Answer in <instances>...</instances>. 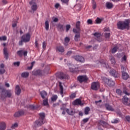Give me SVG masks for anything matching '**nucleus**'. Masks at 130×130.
<instances>
[{"label": "nucleus", "instance_id": "a19ab883", "mask_svg": "<svg viewBox=\"0 0 130 130\" xmlns=\"http://www.w3.org/2000/svg\"><path fill=\"white\" fill-rule=\"evenodd\" d=\"M43 104L44 106L48 105V99H47L43 101Z\"/></svg>", "mask_w": 130, "mask_h": 130}, {"label": "nucleus", "instance_id": "0eeeda50", "mask_svg": "<svg viewBox=\"0 0 130 130\" xmlns=\"http://www.w3.org/2000/svg\"><path fill=\"white\" fill-rule=\"evenodd\" d=\"M122 102L125 105L130 106V99L126 96H123Z\"/></svg>", "mask_w": 130, "mask_h": 130}, {"label": "nucleus", "instance_id": "39448f33", "mask_svg": "<svg viewBox=\"0 0 130 130\" xmlns=\"http://www.w3.org/2000/svg\"><path fill=\"white\" fill-rule=\"evenodd\" d=\"M77 79L78 81L80 83H82V82H86L87 81L88 78L86 76H79L78 77Z\"/></svg>", "mask_w": 130, "mask_h": 130}, {"label": "nucleus", "instance_id": "69168bd1", "mask_svg": "<svg viewBox=\"0 0 130 130\" xmlns=\"http://www.w3.org/2000/svg\"><path fill=\"white\" fill-rule=\"evenodd\" d=\"M46 45H47V44L45 42H44L43 43V49H45V48H46Z\"/></svg>", "mask_w": 130, "mask_h": 130}, {"label": "nucleus", "instance_id": "9d476101", "mask_svg": "<svg viewBox=\"0 0 130 130\" xmlns=\"http://www.w3.org/2000/svg\"><path fill=\"white\" fill-rule=\"evenodd\" d=\"M32 74L36 76L37 75L42 76L45 74V72L44 71H41V70L34 71L32 72Z\"/></svg>", "mask_w": 130, "mask_h": 130}, {"label": "nucleus", "instance_id": "338daca9", "mask_svg": "<svg viewBox=\"0 0 130 130\" xmlns=\"http://www.w3.org/2000/svg\"><path fill=\"white\" fill-rule=\"evenodd\" d=\"M23 42H24V41H23V39H21V41H19V45L21 46L23 45Z\"/></svg>", "mask_w": 130, "mask_h": 130}, {"label": "nucleus", "instance_id": "ea45409f", "mask_svg": "<svg viewBox=\"0 0 130 130\" xmlns=\"http://www.w3.org/2000/svg\"><path fill=\"white\" fill-rule=\"evenodd\" d=\"M118 47L117 46L114 47L112 49V53H115L116 52L118 49Z\"/></svg>", "mask_w": 130, "mask_h": 130}, {"label": "nucleus", "instance_id": "72a5a7b5", "mask_svg": "<svg viewBox=\"0 0 130 130\" xmlns=\"http://www.w3.org/2000/svg\"><path fill=\"white\" fill-rule=\"evenodd\" d=\"M90 109L89 107H86L84 111L85 114L86 115H88L89 114V112L90 111Z\"/></svg>", "mask_w": 130, "mask_h": 130}, {"label": "nucleus", "instance_id": "bb28decb", "mask_svg": "<svg viewBox=\"0 0 130 130\" xmlns=\"http://www.w3.org/2000/svg\"><path fill=\"white\" fill-rule=\"evenodd\" d=\"M4 54L6 59H7L8 58V53L7 52V49L6 47L4 48Z\"/></svg>", "mask_w": 130, "mask_h": 130}, {"label": "nucleus", "instance_id": "9b49d317", "mask_svg": "<svg viewBox=\"0 0 130 130\" xmlns=\"http://www.w3.org/2000/svg\"><path fill=\"white\" fill-rule=\"evenodd\" d=\"M72 104L74 106L80 105L82 106L84 105V104L82 103V101L80 99H76L73 102Z\"/></svg>", "mask_w": 130, "mask_h": 130}, {"label": "nucleus", "instance_id": "4c0bfd02", "mask_svg": "<svg viewBox=\"0 0 130 130\" xmlns=\"http://www.w3.org/2000/svg\"><path fill=\"white\" fill-rule=\"evenodd\" d=\"M76 28L79 29V30H80V21H78L77 23H76Z\"/></svg>", "mask_w": 130, "mask_h": 130}, {"label": "nucleus", "instance_id": "f704fd0d", "mask_svg": "<svg viewBox=\"0 0 130 130\" xmlns=\"http://www.w3.org/2000/svg\"><path fill=\"white\" fill-rule=\"evenodd\" d=\"M110 60H111L112 63L113 64H115V63H116V61H115V58L113 56H111L110 57Z\"/></svg>", "mask_w": 130, "mask_h": 130}, {"label": "nucleus", "instance_id": "4be33fe9", "mask_svg": "<svg viewBox=\"0 0 130 130\" xmlns=\"http://www.w3.org/2000/svg\"><path fill=\"white\" fill-rule=\"evenodd\" d=\"M6 128V124L4 122H2L0 123V130H5Z\"/></svg>", "mask_w": 130, "mask_h": 130}, {"label": "nucleus", "instance_id": "864d4df0", "mask_svg": "<svg viewBox=\"0 0 130 130\" xmlns=\"http://www.w3.org/2000/svg\"><path fill=\"white\" fill-rule=\"evenodd\" d=\"M18 126V123H15L14 124L12 125V126H11L12 128H15V127H17Z\"/></svg>", "mask_w": 130, "mask_h": 130}, {"label": "nucleus", "instance_id": "37998d69", "mask_svg": "<svg viewBox=\"0 0 130 130\" xmlns=\"http://www.w3.org/2000/svg\"><path fill=\"white\" fill-rule=\"evenodd\" d=\"M29 108L32 110H36L37 109L38 107V106H35L34 105H29Z\"/></svg>", "mask_w": 130, "mask_h": 130}, {"label": "nucleus", "instance_id": "ddd939ff", "mask_svg": "<svg viewBox=\"0 0 130 130\" xmlns=\"http://www.w3.org/2000/svg\"><path fill=\"white\" fill-rule=\"evenodd\" d=\"M74 58L78 61H80L81 62H84L85 61V59L82 56H76L74 57Z\"/></svg>", "mask_w": 130, "mask_h": 130}, {"label": "nucleus", "instance_id": "3c124183", "mask_svg": "<svg viewBox=\"0 0 130 130\" xmlns=\"http://www.w3.org/2000/svg\"><path fill=\"white\" fill-rule=\"evenodd\" d=\"M7 40V37L6 36H3L2 37H0V41H6Z\"/></svg>", "mask_w": 130, "mask_h": 130}, {"label": "nucleus", "instance_id": "6ab92c4d", "mask_svg": "<svg viewBox=\"0 0 130 130\" xmlns=\"http://www.w3.org/2000/svg\"><path fill=\"white\" fill-rule=\"evenodd\" d=\"M114 5L112 3L107 2L106 4V7L108 9H111L113 8Z\"/></svg>", "mask_w": 130, "mask_h": 130}, {"label": "nucleus", "instance_id": "e433bc0d", "mask_svg": "<svg viewBox=\"0 0 130 130\" xmlns=\"http://www.w3.org/2000/svg\"><path fill=\"white\" fill-rule=\"evenodd\" d=\"M66 107H67V104H62L60 108V109L61 110H66V109H67Z\"/></svg>", "mask_w": 130, "mask_h": 130}, {"label": "nucleus", "instance_id": "2f4dec72", "mask_svg": "<svg viewBox=\"0 0 130 130\" xmlns=\"http://www.w3.org/2000/svg\"><path fill=\"white\" fill-rule=\"evenodd\" d=\"M70 41V39L69 37H66L64 39V45L65 46H67L68 45V43H69Z\"/></svg>", "mask_w": 130, "mask_h": 130}, {"label": "nucleus", "instance_id": "c03bdc74", "mask_svg": "<svg viewBox=\"0 0 130 130\" xmlns=\"http://www.w3.org/2000/svg\"><path fill=\"white\" fill-rule=\"evenodd\" d=\"M96 23L97 24H100L101 23L102 21V19L99 18H97V19L95 20Z\"/></svg>", "mask_w": 130, "mask_h": 130}, {"label": "nucleus", "instance_id": "603ef678", "mask_svg": "<svg viewBox=\"0 0 130 130\" xmlns=\"http://www.w3.org/2000/svg\"><path fill=\"white\" fill-rule=\"evenodd\" d=\"M71 28V25H66V31L68 32V31Z\"/></svg>", "mask_w": 130, "mask_h": 130}, {"label": "nucleus", "instance_id": "052dcab7", "mask_svg": "<svg viewBox=\"0 0 130 130\" xmlns=\"http://www.w3.org/2000/svg\"><path fill=\"white\" fill-rule=\"evenodd\" d=\"M87 23H88V24H92V20H91V19H88V20H87Z\"/></svg>", "mask_w": 130, "mask_h": 130}, {"label": "nucleus", "instance_id": "f8f14e48", "mask_svg": "<svg viewBox=\"0 0 130 130\" xmlns=\"http://www.w3.org/2000/svg\"><path fill=\"white\" fill-rule=\"evenodd\" d=\"M68 65L69 67L70 71L71 72L74 73L79 71V70H76L74 66L71 65L70 63L68 64Z\"/></svg>", "mask_w": 130, "mask_h": 130}, {"label": "nucleus", "instance_id": "412c9836", "mask_svg": "<svg viewBox=\"0 0 130 130\" xmlns=\"http://www.w3.org/2000/svg\"><path fill=\"white\" fill-rule=\"evenodd\" d=\"M100 63L101 65H102L104 67H106L107 69L109 68V66L108 64H106V62L104 60H101L100 61Z\"/></svg>", "mask_w": 130, "mask_h": 130}, {"label": "nucleus", "instance_id": "c9c22d12", "mask_svg": "<svg viewBox=\"0 0 130 130\" xmlns=\"http://www.w3.org/2000/svg\"><path fill=\"white\" fill-rule=\"evenodd\" d=\"M110 36H111L110 33H106V34H105V38H106V39H107L108 40H109L110 39Z\"/></svg>", "mask_w": 130, "mask_h": 130}, {"label": "nucleus", "instance_id": "5fc2aeb1", "mask_svg": "<svg viewBox=\"0 0 130 130\" xmlns=\"http://www.w3.org/2000/svg\"><path fill=\"white\" fill-rule=\"evenodd\" d=\"M73 32H74V33H76V34H78V33H80V30H79V29H78V30H77L76 29L74 28L73 30Z\"/></svg>", "mask_w": 130, "mask_h": 130}, {"label": "nucleus", "instance_id": "e2e57ef3", "mask_svg": "<svg viewBox=\"0 0 130 130\" xmlns=\"http://www.w3.org/2000/svg\"><path fill=\"white\" fill-rule=\"evenodd\" d=\"M61 2L64 4H68L69 0H61Z\"/></svg>", "mask_w": 130, "mask_h": 130}, {"label": "nucleus", "instance_id": "423d86ee", "mask_svg": "<svg viewBox=\"0 0 130 130\" xmlns=\"http://www.w3.org/2000/svg\"><path fill=\"white\" fill-rule=\"evenodd\" d=\"M30 35L28 33L22 36L21 39H22L24 42L26 43L30 41Z\"/></svg>", "mask_w": 130, "mask_h": 130}, {"label": "nucleus", "instance_id": "20e7f679", "mask_svg": "<svg viewBox=\"0 0 130 130\" xmlns=\"http://www.w3.org/2000/svg\"><path fill=\"white\" fill-rule=\"evenodd\" d=\"M103 81L106 86H113L115 85V82L113 81L109 80L106 78H104Z\"/></svg>", "mask_w": 130, "mask_h": 130}, {"label": "nucleus", "instance_id": "7ed1b4c3", "mask_svg": "<svg viewBox=\"0 0 130 130\" xmlns=\"http://www.w3.org/2000/svg\"><path fill=\"white\" fill-rule=\"evenodd\" d=\"M40 118L37 120L35 123V126L37 127V126H41L42 124L44 123V118H45V114L44 113H41L39 114Z\"/></svg>", "mask_w": 130, "mask_h": 130}, {"label": "nucleus", "instance_id": "b1692460", "mask_svg": "<svg viewBox=\"0 0 130 130\" xmlns=\"http://www.w3.org/2000/svg\"><path fill=\"white\" fill-rule=\"evenodd\" d=\"M56 51H59V52H63L64 51V48L62 46H59L56 47Z\"/></svg>", "mask_w": 130, "mask_h": 130}, {"label": "nucleus", "instance_id": "bf43d9fd", "mask_svg": "<svg viewBox=\"0 0 130 130\" xmlns=\"http://www.w3.org/2000/svg\"><path fill=\"white\" fill-rule=\"evenodd\" d=\"M127 59V57H126V55H124L122 58V61H126Z\"/></svg>", "mask_w": 130, "mask_h": 130}, {"label": "nucleus", "instance_id": "cd10ccee", "mask_svg": "<svg viewBox=\"0 0 130 130\" xmlns=\"http://www.w3.org/2000/svg\"><path fill=\"white\" fill-rule=\"evenodd\" d=\"M22 78H27L29 76V73L28 72H23L21 75Z\"/></svg>", "mask_w": 130, "mask_h": 130}, {"label": "nucleus", "instance_id": "c756f323", "mask_svg": "<svg viewBox=\"0 0 130 130\" xmlns=\"http://www.w3.org/2000/svg\"><path fill=\"white\" fill-rule=\"evenodd\" d=\"M80 33H78V34H76L75 36V40L76 41V42H78V39L80 38Z\"/></svg>", "mask_w": 130, "mask_h": 130}, {"label": "nucleus", "instance_id": "09e8293b", "mask_svg": "<svg viewBox=\"0 0 130 130\" xmlns=\"http://www.w3.org/2000/svg\"><path fill=\"white\" fill-rule=\"evenodd\" d=\"M5 73V70L3 68H1L0 69V74H3Z\"/></svg>", "mask_w": 130, "mask_h": 130}, {"label": "nucleus", "instance_id": "6e6552de", "mask_svg": "<svg viewBox=\"0 0 130 130\" xmlns=\"http://www.w3.org/2000/svg\"><path fill=\"white\" fill-rule=\"evenodd\" d=\"M29 5L30 6H31V9L33 11H36L37 10L38 7H37V3L35 2H34V1H30L29 3Z\"/></svg>", "mask_w": 130, "mask_h": 130}, {"label": "nucleus", "instance_id": "7c9ffc66", "mask_svg": "<svg viewBox=\"0 0 130 130\" xmlns=\"http://www.w3.org/2000/svg\"><path fill=\"white\" fill-rule=\"evenodd\" d=\"M45 28L46 30H49V21H46V22L45 23Z\"/></svg>", "mask_w": 130, "mask_h": 130}, {"label": "nucleus", "instance_id": "f03ea898", "mask_svg": "<svg viewBox=\"0 0 130 130\" xmlns=\"http://www.w3.org/2000/svg\"><path fill=\"white\" fill-rule=\"evenodd\" d=\"M130 20L127 19L124 21H119L117 23V27L119 29L124 30L127 29L128 30L130 27Z\"/></svg>", "mask_w": 130, "mask_h": 130}, {"label": "nucleus", "instance_id": "8fccbe9b", "mask_svg": "<svg viewBox=\"0 0 130 130\" xmlns=\"http://www.w3.org/2000/svg\"><path fill=\"white\" fill-rule=\"evenodd\" d=\"M126 121H127L128 122H130V116L127 115L125 117Z\"/></svg>", "mask_w": 130, "mask_h": 130}, {"label": "nucleus", "instance_id": "f257e3e1", "mask_svg": "<svg viewBox=\"0 0 130 130\" xmlns=\"http://www.w3.org/2000/svg\"><path fill=\"white\" fill-rule=\"evenodd\" d=\"M0 99L3 101L6 98H11L13 92L11 90H6L2 87H0Z\"/></svg>", "mask_w": 130, "mask_h": 130}, {"label": "nucleus", "instance_id": "6e6d98bb", "mask_svg": "<svg viewBox=\"0 0 130 130\" xmlns=\"http://www.w3.org/2000/svg\"><path fill=\"white\" fill-rule=\"evenodd\" d=\"M76 98V93H74L70 95V98L73 99Z\"/></svg>", "mask_w": 130, "mask_h": 130}, {"label": "nucleus", "instance_id": "680f3d73", "mask_svg": "<svg viewBox=\"0 0 130 130\" xmlns=\"http://www.w3.org/2000/svg\"><path fill=\"white\" fill-rule=\"evenodd\" d=\"M96 8V3L95 2L93 3V6H92V8L94 10Z\"/></svg>", "mask_w": 130, "mask_h": 130}, {"label": "nucleus", "instance_id": "aec40b11", "mask_svg": "<svg viewBox=\"0 0 130 130\" xmlns=\"http://www.w3.org/2000/svg\"><path fill=\"white\" fill-rule=\"evenodd\" d=\"M59 89H60V94L61 95L62 97L63 96V87L62 85L61 82L59 83Z\"/></svg>", "mask_w": 130, "mask_h": 130}, {"label": "nucleus", "instance_id": "de8ad7c7", "mask_svg": "<svg viewBox=\"0 0 130 130\" xmlns=\"http://www.w3.org/2000/svg\"><path fill=\"white\" fill-rule=\"evenodd\" d=\"M119 122V119H115L114 120H113L112 121V123H118Z\"/></svg>", "mask_w": 130, "mask_h": 130}, {"label": "nucleus", "instance_id": "58836bf2", "mask_svg": "<svg viewBox=\"0 0 130 130\" xmlns=\"http://www.w3.org/2000/svg\"><path fill=\"white\" fill-rule=\"evenodd\" d=\"M58 96L56 95H53L52 98H51V100L53 102H55L56 101V100L57 99Z\"/></svg>", "mask_w": 130, "mask_h": 130}, {"label": "nucleus", "instance_id": "4468645a", "mask_svg": "<svg viewBox=\"0 0 130 130\" xmlns=\"http://www.w3.org/2000/svg\"><path fill=\"white\" fill-rule=\"evenodd\" d=\"M110 73L112 76H114L115 78H117L119 76L118 73L115 70H111L110 71Z\"/></svg>", "mask_w": 130, "mask_h": 130}, {"label": "nucleus", "instance_id": "393cba45", "mask_svg": "<svg viewBox=\"0 0 130 130\" xmlns=\"http://www.w3.org/2000/svg\"><path fill=\"white\" fill-rule=\"evenodd\" d=\"M66 112L70 115H73L75 113L73 110L69 109H66Z\"/></svg>", "mask_w": 130, "mask_h": 130}, {"label": "nucleus", "instance_id": "a878e982", "mask_svg": "<svg viewBox=\"0 0 130 130\" xmlns=\"http://www.w3.org/2000/svg\"><path fill=\"white\" fill-rule=\"evenodd\" d=\"M41 97L44 99L47 95V93L45 91H42L40 92Z\"/></svg>", "mask_w": 130, "mask_h": 130}, {"label": "nucleus", "instance_id": "a211bd4d", "mask_svg": "<svg viewBox=\"0 0 130 130\" xmlns=\"http://www.w3.org/2000/svg\"><path fill=\"white\" fill-rule=\"evenodd\" d=\"M122 77L124 80H127L129 78L128 74L124 71L122 72Z\"/></svg>", "mask_w": 130, "mask_h": 130}, {"label": "nucleus", "instance_id": "473e14b6", "mask_svg": "<svg viewBox=\"0 0 130 130\" xmlns=\"http://www.w3.org/2000/svg\"><path fill=\"white\" fill-rule=\"evenodd\" d=\"M23 50H19V51H18L17 52V54L20 56V57H22L23 56Z\"/></svg>", "mask_w": 130, "mask_h": 130}, {"label": "nucleus", "instance_id": "2eb2a0df", "mask_svg": "<svg viewBox=\"0 0 130 130\" xmlns=\"http://www.w3.org/2000/svg\"><path fill=\"white\" fill-rule=\"evenodd\" d=\"M57 76L61 80L66 78V76L63 73L59 72L57 73Z\"/></svg>", "mask_w": 130, "mask_h": 130}, {"label": "nucleus", "instance_id": "5701e85b", "mask_svg": "<svg viewBox=\"0 0 130 130\" xmlns=\"http://www.w3.org/2000/svg\"><path fill=\"white\" fill-rule=\"evenodd\" d=\"M15 93L17 95H19L21 93V89L19 85L16 86Z\"/></svg>", "mask_w": 130, "mask_h": 130}, {"label": "nucleus", "instance_id": "774afa93", "mask_svg": "<svg viewBox=\"0 0 130 130\" xmlns=\"http://www.w3.org/2000/svg\"><path fill=\"white\" fill-rule=\"evenodd\" d=\"M60 6V5L58 3L56 4L55 5V8L58 9Z\"/></svg>", "mask_w": 130, "mask_h": 130}, {"label": "nucleus", "instance_id": "13d9d810", "mask_svg": "<svg viewBox=\"0 0 130 130\" xmlns=\"http://www.w3.org/2000/svg\"><path fill=\"white\" fill-rule=\"evenodd\" d=\"M89 119V118H87L84 119L83 120V123H86V122H88Z\"/></svg>", "mask_w": 130, "mask_h": 130}, {"label": "nucleus", "instance_id": "49530a36", "mask_svg": "<svg viewBox=\"0 0 130 130\" xmlns=\"http://www.w3.org/2000/svg\"><path fill=\"white\" fill-rule=\"evenodd\" d=\"M116 92L120 95H121L122 93V91L119 89L116 90Z\"/></svg>", "mask_w": 130, "mask_h": 130}, {"label": "nucleus", "instance_id": "dca6fc26", "mask_svg": "<svg viewBox=\"0 0 130 130\" xmlns=\"http://www.w3.org/2000/svg\"><path fill=\"white\" fill-rule=\"evenodd\" d=\"M105 107L108 111H113L114 110V108L112 107V106H111L109 104H105Z\"/></svg>", "mask_w": 130, "mask_h": 130}, {"label": "nucleus", "instance_id": "1a4fd4ad", "mask_svg": "<svg viewBox=\"0 0 130 130\" xmlns=\"http://www.w3.org/2000/svg\"><path fill=\"white\" fill-rule=\"evenodd\" d=\"M100 85L99 82H93L91 84V89L94 90H97L100 88Z\"/></svg>", "mask_w": 130, "mask_h": 130}, {"label": "nucleus", "instance_id": "4d7b16f0", "mask_svg": "<svg viewBox=\"0 0 130 130\" xmlns=\"http://www.w3.org/2000/svg\"><path fill=\"white\" fill-rule=\"evenodd\" d=\"M13 64H14L15 66L19 67V65H20V62H19V61L15 62H14Z\"/></svg>", "mask_w": 130, "mask_h": 130}, {"label": "nucleus", "instance_id": "0e129e2a", "mask_svg": "<svg viewBox=\"0 0 130 130\" xmlns=\"http://www.w3.org/2000/svg\"><path fill=\"white\" fill-rule=\"evenodd\" d=\"M23 55H24V57L26 56L27 55V51H23Z\"/></svg>", "mask_w": 130, "mask_h": 130}, {"label": "nucleus", "instance_id": "f3484780", "mask_svg": "<svg viewBox=\"0 0 130 130\" xmlns=\"http://www.w3.org/2000/svg\"><path fill=\"white\" fill-rule=\"evenodd\" d=\"M24 114V112L23 110H22V111H20L16 112L14 114V116L15 117H19V116L23 115Z\"/></svg>", "mask_w": 130, "mask_h": 130}, {"label": "nucleus", "instance_id": "c85d7f7f", "mask_svg": "<svg viewBox=\"0 0 130 130\" xmlns=\"http://www.w3.org/2000/svg\"><path fill=\"white\" fill-rule=\"evenodd\" d=\"M93 35L98 39L97 40L101 42V40H99L100 38L101 37V34L99 32H95V34H93Z\"/></svg>", "mask_w": 130, "mask_h": 130}, {"label": "nucleus", "instance_id": "a18cd8bd", "mask_svg": "<svg viewBox=\"0 0 130 130\" xmlns=\"http://www.w3.org/2000/svg\"><path fill=\"white\" fill-rule=\"evenodd\" d=\"M57 28H58V29H59L60 30H63V25H61V24H59L58 25Z\"/></svg>", "mask_w": 130, "mask_h": 130}, {"label": "nucleus", "instance_id": "79ce46f5", "mask_svg": "<svg viewBox=\"0 0 130 130\" xmlns=\"http://www.w3.org/2000/svg\"><path fill=\"white\" fill-rule=\"evenodd\" d=\"M128 89L126 88H124L123 93L127 95H130V93L127 92Z\"/></svg>", "mask_w": 130, "mask_h": 130}]
</instances>
